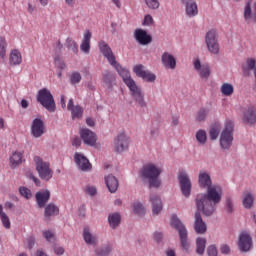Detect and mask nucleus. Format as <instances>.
<instances>
[{"label":"nucleus","instance_id":"nucleus-1","mask_svg":"<svg viewBox=\"0 0 256 256\" xmlns=\"http://www.w3.org/2000/svg\"><path fill=\"white\" fill-rule=\"evenodd\" d=\"M198 185L200 189H207V193L198 194L195 199L197 211H202L207 217L217 211V205L223 199V187L219 184H213L211 174L201 170L198 174Z\"/></svg>","mask_w":256,"mask_h":256},{"label":"nucleus","instance_id":"nucleus-2","mask_svg":"<svg viewBox=\"0 0 256 256\" xmlns=\"http://www.w3.org/2000/svg\"><path fill=\"white\" fill-rule=\"evenodd\" d=\"M163 173V166L155 163H147L140 170V177L146 179L149 187L159 189L161 187V174Z\"/></svg>","mask_w":256,"mask_h":256},{"label":"nucleus","instance_id":"nucleus-3","mask_svg":"<svg viewBox=\"0 0 256 256\" xmlns=\"http://www.w3.org/2000/svg\"><path fill=\"white\" fill-rule=\"evenodd\" d=\"M171 226L174 229H176V231H178V233H179L182 249L184 251H189V241L187 240V228L185 227L183 222H181V220H179L177 215H172Z\"/></svg>","mask_w":256,"mask_h":256},{"label":"nucleus","instance_id":"nucleus-4","mask_svg":"<svg viewBox=\"0 0 256 256\" xmlns=\"http://www.w3.org/2000/svg\"><path fill=\"white\" fill-rule=\"evenodd\" d=\"M34 163L36 165V171L43 181H49L53 178V170H51V164L43 160V158L34 157Z\"/></svg>","mask_w":256,"mask_h":256},{"label":"nucleus","instance_id":"nucleus-5","mask_svg":"<svg viewBox=\"0 0 256 256\" xmlns=\"http://www.w3.org/2000/svg\"><path fill=\"white\" fill-rule=\"evenodd\" d=\"M233 127V121H226L225 128L220 135V147L224 151H229L233 145Z\"/></svg>","mask_w":256,"mask_h":256},{"label":"nucleus","instance_id":"nucleus-6","mask_svg":"<svg viewBox=\"0 0 256 256\" xmlns=\"http://www.w3.org/2000/svg\"><path fill=\"white\" fill-rule=\"evenodd\" d=\"M37 101L39 104L44 106L49 113H55V100L53 94L47 88L41 89L38 92Z\"/></svg>","mask_w":256,"mask_h":256},{"label":"nucleus","instance_id":"nucleus-7","mask_svg":"<svg viewBox=\"0 0 256 256\" xmlns=\"http://www.w3.org/2000/svg\"><path fill=\"white\" fill-rule=\"evenodd\" d=\"M134 101L137 103L139 107L145 108L147 107V102L145 101V94H143V90L141 87L137 85L135 80L128 81L126 83Z\"/></svg>","mask_w":256,"mask_h":256},{"label":"nucleus","instance_id":"nucleus-8","mask_svg":"<svg viewBox=\"0 0 256 256\" xmlns=\"http://www.w3.org/2000/svg\"><path fill=\"white\" fill-rule=\"evenodd\" d=\"M134 101L137 103L139 107L145 108L147 107V102L145 101V94H143V90L141 87L137 85L135 80L128 81L126 83Z\"/></svg>","mask_w":256,"mask_h":256},{"label":"nucleus","instance_id":"nucleus-9","mask_svg":"<svg viewBox=\"0 0 256 256\" xmlns=\"http://www.w3.org/2000/svg\"><path fill=\"white\" fill-rule=\"evenodd\" d=\"M205 43L209 53L218 55L219 53V39L217 37V31L210 30L205 35Z\"/></svg>","mask_w":256,"mask_h":256},{"label":"nucleus","instance_id":"nucleus-10","mask_svg":"<svg viewBox=\"0 0 256 256\" xmlns=\"http://www.w3.org/2000/svg\"><path fill=\"white\" fill-rule=\"evenodd\" d=\"M178 181L182 195L184 197H190L193 184L191 183V178H189V174H187L186 172H180V174L178 175Z\"/></svg>","mask_w":256,"mask_h":256},{"label":"nucleus","instance_id":"nucleus-11","mask_svg":"<svg viewBox=\"0 0 256 256\" xmlns=\"http://www.w3.org/2000/svg\"><path fill=\"white\" fill-rule=\"evenodd\" d=\"M98 47L100 50V53L107 59L108 63L110 65H114L117 62V58L115 57V54L113 53V49H111V46L103 40L98 42Z\"/></svg>","mask_w":256,"mask_h":256},{"label":"nucleus","instance_id":"nucleus-12","mask_svg":"<svg viewBox=\"0 0 256 256\" xmlns=\"http://www.w3.org/2000/svg\"><path fill=\"white\" fill-rule=\"evenodd\" d=\"M238 247L243 253H247L253 249V238L248 232H242L239 235Z\"/></svg>","mask_w":256,"mask_h":256},{"label":"nucleus","instance_id":"nucleus-13","mask_svg":"<svg viewBox=\"0 0 256 256\" xmlns=\"http://www.w3.org/2000/svg\"><path fill=\"white\" fill-rule=\"evenodd\" d=\"M193 65L195 71L198 73L201 79H205L207 81V79L211 77V67L209 66V64H201V60H199V58H196L193 61Z\"/></svg>","mask_w":256,"mask_h":256},{"label":"nucleus","instance_id":"nucleus-14","mask_svg":"<svg viewBox=\"0 0 256 256\" xmlns=\"http://www.w3.org/2000/svg\"><path fill=\"white\" fill-rule=\"evenodd\" d=\"M161 63L164 69H169L170 71H175V69H177V57L171 52H164L162 54Z\"/></svg>","mask_w":256,"mask_h":256},{"label":"nucleus","instance_id":"nucleus-15","mask_svg":"<svg viewBox=\"0 0 256 256\" xmlns=\"http://www.w3.org/2000/svg\"><path fill=\"white\" fill-rule=\"evenodd\" d=\"M80 137L82 141L85 143V145H89L90 147H95L97 143V134H95V132L87 128H82L80 130Z\"/></svg>","mask_w":256,"mask_h":256},{"label":"nucleus","instance_id":"nucleus-16","mask_svg":"<svg viewBox=\"0 0 256 256\" xmlns=\"http://www.w3.org/2000/svg\"><path fill=\"white\" fill-rule=\"evenodd\" d=\"M113 147L116 153H123V151L129 149V138L125 134H119L114 139Z\"/></svg>","mask_w":256,"mask_h":256},{"label":"nucleus","instance_id":"nucleus-17","mask_svg":"<svg viewBox=\"0 0 256 256\" xmlns=\"http://www.w3.org/2000/svg\"><path fill=\"white\" fill-rule=\"evenodd\" d=\"M74 161L80 171H84V172L91 171L92 169L91 162H89V159H87L85 155L79 152H76L74 155Z\"/></svg>","mask_w":256,"mask_h":256},{"label":"nucleus","instance_id":"nucleus-18","mask_svg":"<svg viewBox=\"0 0 256 256\" xmlns=\"http://www.w3.org/2000/svg\"><path fill=\"white\" fill-rule=\"evenodd\" d=\"M149 203H151L152 215H161V211H163V201L161 197L152 193L149 196Z\"/></svg>","mask_w":256,"mask_h":256},{"label":"nucleus","instance_id":"nucleus-19","mask_svg":"<svg viewBox=\"0 0 256 256\" xmlns=\"http://www.w3.org/2000/svg\"><path fill=\"white\" fill-rule=\"evenodd\" d=\"M31 133L36 139H39V137H42L45 134V123H43V120L39 118L33 120Z\"/></svg>","mask_w":256,"mask_h":256},{"label":"nucleus","instance_id":"nucleus-20","mask_svg":"<svg viewBox=\"0 0 256 256\" xmlns=\"http://www.w3.org/2000/svg\"><path fill=\"white\" fill-rule=\"evenodd\" d=\"M183 5H185V13L187 17H197L199 15V7L197 6V2L195 0H181Z\"/></svg>","mask_w":256,"mask_h":256},{"label":"nucleus","instance_id":"nucleus-21","mask_svg":"<svg viewBox=\"0 0 256 256\" xmlns=\"http://www.w3.org/2000/svg\"><path fill=\"white\" fill-rule=\"evenodd\" d=\"M82 237L86 245L96 247V245L99 243V238L96 236V234L91 232V228H89V226L84 227Z\"/></svg>","mask_w":256,"mask_h":256},{"label":"nucleus","instance_id":"nucleus-22","mask_svg":"<svg viewBox=\"0 0 256 256\" xmlns=\"http://www.w3.org/2000/svg\"><path fill=\"white\" fill-rule=\"evenodd\" d=\"M25 158L23 157V152L14 151L9 157V167L11 169H17L20 165H23Z\"/></svg>","mask_w":256,"mask_h":256},{"label":"nucleus","instance_id":"nucleus-23","mask_svg":"<svg viewBox=\"0 0 256 256\" xmlns=\"http://www.w3.org/2000/svg\"><path fill=\"white\" fill-rule=\"evenodd\" d=\"M203 210H198L195 213V222H194V231H196L199 235H204L207 233V224L201 218V212Z\"/></svg>","mask_w":256,"mask_h":256},{"label":"nucleus","instance_id":"nucleus-24","mask_svg":"<svg viewBox=\"0 0 256 256\" xmlns=\"http://www.w3.org/2000/svg\"><path fill=\"white\" fill-rule=\"evenodd\" d=\"M134 37L140 45H149V43L152 41L151 35H149L147 31L143 29H136L134 32Z\"/></svg>","mask_w":256,"mask_h":256},{"label":"nucleus","instance_id":"nucleus-25","mask_svg":"<svg viewBox=\"0 0 256 256\" xmlns=\"http://www.w3.org/2000/svg\"><path fill=\"white\" fill-rule=\"evenodd\" d=\"M244 19L246 23H251L255 21L256 23V0L253 3V10L251 9V3H247L244 7Z\"/></svg>","mask_w":256,"mask_h":256},{"label":"nucleus","instance_id":"nucleus-26","mask_svg":"<svg viewBox=\"0 0 256 256\" xmlns=\"http://www.w3.org/2000/svg\"><path fill=\"white\" fill-rule=\"evenodd\" d=\"M35 197L38 203V207H40V209H43V207H45V205L47 204V201H49V199L51 198V192H49V190H40L36 193Z\"/></svg>","mask_w":256,"mask_h":256},{"label":"nucleus","instance_id":"nucleus-27","mask_svg":"<svg viewBox=\"0 0 256 256\" xmlns=\"http://www.w3.org/2000/svg\"><path fill=\"white\" fill-rule=\"evenodd\" d=\"M243 121L248 125H254V123H256V109L254 106H249L244 110Z\"/></svg>","mask_w":256,"mask_h":256},{"label":"nucleus","instance_id":"nucleus-28","mask_svg":"<svg viewBox=\"0 0 256 256\" xmlns=\"http://www.w3.org/2000/svg\"><path fill=\"white\" fill-rule=\"evenodd\" d=\"M67 109L71 112L72 119H81L83 117V107L80 105L75 106L73 99L69 100Z\"/></svg>","mask_w":256,"mask_h":256},{"label":"nucleus","instance_id":"nucleus-29","mask_svg":"<svg viewBox=\"0 0 256 256\" xmlns=\"http://www.w3.org/2000/svg\"><path fill=\"white\" fill-rule=\"evenodd\" d=\"M111 66L114 67V69H116L120 77H122L125 85H127V82L129 81H133V78L131 77V73H129V70H127L126 68H122L119 62L116 61L115 64H112Z\"/></svg>","mask_w":256,"mask_h":256},{"label":"nucleus","instance_id":"nucleus-30","mask_svg":"<svg viewBox=\"0 0 256 256\" xmlns=\"http://www.w3.org/2000/svg\"><path fill=\"white\" fill-rule=\"evenodd\" d=\"M80 49L82 53L85 55H89L91 53V32L86 31L83 35V39L80 45Z\"/></svg>","mask_w":256,"mask_h":256},{"label":"nucleus","instance_id":"nucleus-31","mask_svg":"<svg viewBox=\"0 0 256 256\" xmlns=\"http://www.w3.org/2000/svg\"><path fill=\"white\" fill-rule=\"evenodd\" d=\"M105 183L110 193H116L117 189H119V180L117 179V177L113 176V174L105 176Z\"/></svg>","mask_w":256,"mask_h":256},{"label":"nucleus","instance_id":"nucleus-32","mask_svg":"<svg viewBox=\"0 0 256 256\" xmlns=\"http://www.w3.org/2000/svg\"><path fill=\"white\" fill-rule=\"evenodd\" d=\"M10 65L13 67H17V65H21L23 63V56L21 52L17 49H14L10 52L9 56Z\"/></svg>","mask_w":256,"mask_h":256},{"label":"nucleus","instance_id":"nucleus-33","mask_svg":"<svg viewBox=\"0 0 256 256\" xmlns=\"http://www.w3.org/2000/svg\"><path fill=\"white\" fill-rule=\"evenodd\" d=\"M108 222L111 229H117V226L121 225V215L117 212L110 214L108 216Z\"/></svg>","mask_w":256,"mask_h":256},{"label":"nucleus","instance_id":"nucleus-34","mask_svg":"<svg viewBox=\"0 0 256 256\" xmlns=\"http://www.w3.org/2000/svg\"><path fill=\"white\" fill-rule=\"evenodd\" d=\"M220 93H222L223 97H231L235 93V87L231 83H223L220 87Z\"/></svg>","mask_w":256,"mask_h":256},{"label":"nucleus","instance_id":"nucleus-35","mask_svg":"<svg viewBox=\"0 0 256 256\" xmlns=\"http://www.w3.org/2000/svg\"><path fill=\"white\" fill-rule=\"evenodd\" d=\"M254 202H255V196H253L251 192L244 193L242 203L245 209H251L253 207Z\"/></svg>","mask_w":256,"mask_h":256},{"label":"nucleus","instance_id":"nucleus-36","mask_svg":"<svg viewBox=\"0 0 256 256\" xmlns=\"http://www.w3.org/2000/svg\"><path fill=\"white\" fill-rule=\"evenodd\" d=\"M44 215L45 217H55V215H59V207L53 203L48 204L45 207Z\"/></svg>","mask_w":256,"mask_h":256},{"label":"nucleus","instance_id":"nucleus-37","mask_svg":"<svg viewBox=\"0 0 256 256\" xmlns=\"http://www.w3.org/2000/svg\"><path fill=\"white\" fill-rule=\"evenodd\" d=\"M206 245H207V239L198 237L196 239V253L198 255H203V253H205Z\"/></svg>","mask_w":256,"mask_h":256},{"label":"nucleus","instance_id":"nucleus-38","mask_svg":"<svg viewBox=\"0 0 256 256\" xmlns=\"http://www.w3.org/2000/svg\"><path fill=\"white\" fill-rule=\"evenodd\" d=\"M0 219L3 227L5 229H11V221L9 220V216L3 212V205L0 204Z\"/></svg>","mask_w":256,"mask_h":256},{"label":"nucleus","instance_id":"nucleus-39","mask_svg":"<svg viewBox=\"0 0 256 256\" xmlns=\"http://www.w3.org/2000/svg\"><path fill=\"white\" fill-rule=\"evenodd\" d=\"M133 211L136 215H145L147 213V208H145V205L141 202H134L133 205Z\"/></svg>","mask_w":256,"mask_h":256},{"label":"nucleus","instance_id":"nucleus-40","mask_svg":"<svg viewBox=\"0 0 256 256\" xmlns=\"http://www.w3.org/2000/svg\"><path fill=\"white\" fill-rule=\"evenodd\" d=\"M148 9L151 11H157L161 7L159 0H142Z\"/></svg>","mask_w":256,"mask_h":256},{"label":"nucleus","instance_id":"nucleus-41","mask_svg":"<svg viewBox=\"0 0 256 256\" xmlns=\"http://www.w3.org/2000/svg\"><path fill=\"white\" fill-rule=\"evenodd\" d=\"M196 140L199 145H205L207 143V132L203 129H200L196 132Z\"/></svg>","mask_w":256,"mask_h":256},{"label":"nucleus","instance_id":"nucleus-42","mask_svg":"<svg viewBox=\"0 0 256 256\" xmlns=\"http://www.w3.org/2000/svg\"><path fill=\"white\" fill-rule=\"evenodd\" d=\"M209 111V108H200L196 114V121H199L200 123L205 121L209 115Z\"/></svg>","mask_w":256,"mask_h":256},{"label":"nucleus","instance_id":"nucleus-43","mask_svg":"<svg viewBox=\"0 0 256 256\" xmlns=\"http://www.w3.org/2000/svg\"><path fill=\"white\" fill-rule=\"evenodd\" d=\"M66 47L73 53H79V45H77V42L73 40L72 38H67L66 39Z\"/></svg>","mask_w":256,"mask_h":256},{"label":"nucleus","instance_id":"nucleus-44","mask_svg":"<svg viewBox=\"0 0 256 256\" xmlns=\"http://www.w3.org/2000/svg\"><path fill=\"white\" fill-rule=\"evenodd\" d=\"M111 251H113V247H111V245H106L102 248L96 249L95 253L97 256H108Z\"/></svg>","mask_w":256,"mask_h":256},{"label":"nucleus","instance_id":"nucleus-45","mask_svg":"<svg viewBox=\"0 0 256 256\" xmlns=\"http://www.w3.org/2000/svg\"><path fill=\"white\" fill-rule=\"evenodd\" d=\"M6 55H7V40H5V37L0 36V57H1V59H5Z\"/></svg>","mask_w":256,"mask_h":256},{"label":"nucleus","instance_id":"nucleus-46","mask_svg":"<svg viewBox=\"0 0 256 256\" xmlns=\"http://www.w3.org/2000/svg\"><path fill=\"white\" fill-rule=\"evenodd\" d=\"M114 79H115V76H113V73L106 72L103 74L102 81L106 87H111V83H113Z\"/></svg>","mask_w":256,"mask_h":256},{"label":"nucleus","instance_id":"nucleus-47","mask_svg":"<svg viewBox=\"0 0 256 256\" xmlns=\"http://www.w3.org/2000/svg\"><path fill=\"white\" fill-rule=\"evenodd\" d=\"M133 72L135 73V75H137V77L142 78L144 73H147V70H145V66H143L142 64H138L134 66Z\"/></svg>","mask_w":256,"mask_h":256},{"label":"nucleus","instance_id":"nucleus-48","mask_svg":"<svg viewBox=\"0 0 256 256\" xmlns=\"http://www.w3.org/2000/svg\"><path fill=\"white\" fill-rule=\"evenodd\" d=\"M42 235H43L44 239H46V241H48L49 243H54V241H55V233H53V231H51V230H44L42 232Z\"/></svg>","mask_w":256,"mask_h":256},{"label":"nucleus","instance_id":"nucleus-49","mask_svg":"<svg viewBox=\"0 0 256 256\" xmlns=\"http://www.w3.org/2000/svg\"><path fill=\"white\" fill-rule=\"evenodd\" d=\"M19 193L24 197V199H31V197H33L31 190L25 186L19 188Z\"/></svg>","mask_w":256,"mask_h":256},{"label":"nucleus","instance_id":"nucleus-50","mask_svg":"<svg viewBox=\"0 0 256 256\" xmlns=\"http://www.w3.org/2000/svg\"><path fill=\"white\" fill-rule=\"evenodd\" d=\"M219 133H221V127L220 126H214L210 129L209 135H210V139H212V141H215V139H217V137H219Z\"/></svg>","mask_w":256,"mask_h":256},{"label":"nucleus","instance_id":"nucleus-51","mask_svg":"<svg viewBox=\"0 0 256 256\" xmlns=\"http://www.w3.org/2000/svg\"><path fill=\"white\" fill-rule=\"evenodd\" d=\"M141 79H144V81H147L148 83H153L155 79H157V76L146 70V72H144V75H142Z\"/></svg>","mask_w":256,"mask_h":256},{"label":"nucleus","instance_id":"nucleus-52","mask_svg":"<svg viewBox=\"0 0 256 256\" xmlns=\"http://www.w3.org/2000/svg\"><path fill=\"white\" fill-rule=\"evenodd\" d=\"M70 83L72 85H77L78 83H81V73L79 72H73L70 75Z\"/></svg>","mask_w":256,"mask_h":256},{"label":"nucleus","instance_id":"nucleus-53","mask_svg":"<svg viewBox=\"0 0 256 256\" xmlns=\"http://www.w3.org/2000/svg\"><path fill=\"white\" fill-rule=\"evenodd\" d=\"M84 193L90 195V197H94V195H97V188L93 185H86L84 187Z\"/></svg>","mask_w":256,"mask_h":256},{"label":"nucleus","instance_id":"nucleus-54","mask_svg":"<svg viewBox=\"0 0 256 256\" xmlns=\"http://www.w3.org/2000/svg\"><path fill=\"white\" fill-rule=\"evenodd\" d=\"M153 23H155L153 20V16H151L150 14L145 15L142 25H144V27H151Z\"/></svg>","mask_w":256,"mask_h":256},{"label":"nucleus","instance_id":"nucleus-55","mask_svg":"<svg viewBox=\"0 0 256 256\" xmlns=\"http://www.w3.org/2000/svg\"><path fill=\"white\" fill-rule=\"evenodd\" d=\"M24 245L27 249H33L35 247V238L34 237H28L24 241Z\"/></svg>","mask_w":256,"mask_h":256},{"label":"nucleus","instance_id":"nucleus-56","mask_svg":"<svg viewBox=\"0 0 256 256\" xmlns=\"http://www.w3.org/2000/svg\"><path fill=\"white\" fill-rule=\"evenodd\" d=\"M26 11L29 15H35L37 13V6H35L31 2H28L27 6H26Z\"/></svg>","mask_w":256,"mask_h":256},{"label":"nucleus","instance_id":"nucleus-57","mask_svg":"<svg viewBox=\"0 0 256 256\" xmlns=\"http://www.w3.org/2000/svg\"><path fill=\"white\" fill-rule=\"evenodd\" d=\"M207 255L208 256H217L218 255L217 246H215V245L208 246Z\"/></svg>","mask_w":256,"mask_h":256},{"label":"nucleus","instance_id":"nucleus-58","mask_svg":"<svg viewBox=\"0 0 256 256\" xmlns=\"http://www.w3.org/2000/svg\"><path fill=\"white\" fill-rule=\"evenodd\" d=\"M220 253H222V255H230L231 254V247L227 244H222L220 246Z\"/></svg>","mask_w":256,"mask_h":256},{"label":"nucleus","instance_id":"nucleus-59","mask_svg":"<svg viewBox=\"0 0 256 256\" xmlns=\"http://www.w3.org/2000/svg\"><path fill=\"white\" fill-rule=\"evenodd\" d=\"M54 63L58 69H65L66 65L65 62L61 58H55Z\"/></svg>","mask_w":256,"mask_h":256},{"label":"nucleus","instance_id":"nucleus-60","mask_svg":"<svg viewBox=\"0 0 256 256\" xmlns=\"http://www.w3.org/2000/svg\"><path fill=\"white\" fill-rule=\"evenodd\" d=\"M54 253L55 255L61 256L65 253V248L62 246H54Z\"/></svg>","mask_w":256,"mask_h":256},{"label":"nucleus","instance_id":"nucleus-61","mask_svg":"<svg viewBox=\"0 0 256 256\" xmlns=\"http://www.w3.org/2000/svg\"><path fill=\"white\" fill-rule=\"evenodd\" d=\"M226 209H227L228 213H232V211H233V200H231V198L226 199Z\"/></svg>","mask_w":256,"mask_h":256},{"label":"nucleus","instance_id":"nucleus-62","mask_svg":"<svg viewBox=\"0 0 256 256\" xmlns=\"http://www.w3.org/2000/svg\"><path fill=\"white\" fill-rule=\"evenodd\" d=\"M153 239L156 243H161V239H163V233L161 232H154Z\"/></svg>","mask_w":256,"mask_h":256},{"label":"nucleus","instance_id":"nucleus-63","mask_svg":"<svg viewBox=\"0 0 256 256\" xmlns=\"http://www.w3.org/2000/svg\"><path fill=\"white\" fill-rule=\"evenodd\" d=\"M86 124L88 125V127H95V120H93V118H87Z\"/></svg>","mask_w":256,"mask_h":256},{"label":"nucleus","instance_id":"nucleus-64","mask_svg":"<svg viewBox=\"0 0 256 256\" xmlns=\"http://www.w3.org/2000/svg\"><path fill=\"white\" fill-rule=\"evenodd\" d=\"M171 125H173L174 127H176V125H179V117L173 116L172 121H171Z\"/></svg>","mask_w":256,"mask_h":256}]
</instances>
